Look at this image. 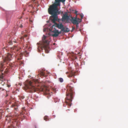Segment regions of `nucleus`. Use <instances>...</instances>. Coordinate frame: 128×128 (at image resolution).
I'll list each match as a JSON object with an SVG mask.
<instances>
[{
  "label": "nucleus",
  "mask_w": 128,
  "mask_h": 128,
  "mask_svg": "<svg viewBox=\"0 0 128 128\" xmlns=\"http://www.w3.org/2000/svg\"><path fill=\"white\" fill-rule=\"evenodd\" d=\"M20 48L18 46H15L12 47L10 48V51L12 52H13L12 53H8L7 56L3 58V62H1L0 63L1 68L0 69V71L2 72V75L0 76V83L2 85H4L5 82H4L5 80L3 76L4 73L5 74H7L8 70L7 68L5 67H4V66L6 64H8V62L11 60L12 56H15V54L16 52H18Z\"/></svg>",
  "instance_id": "obj_1"
},
{
  "label": "nucleus",
  "mask_w": 128,
  "mask_h": 128,
  "mask_svg": "<svg viewBox=\"0 0 128 128\" xmlns=\"http://www.w3.org/2000/svg\"><path fill=\"white\" fill-rule=\"evenodd\" d=\"M66 98L65 99V102L66 104L70 106L74 94L73 87L72 83L68 84L66 86Z\"/></svg>",
  "instance_id": "obj_2"
},
{
  "label": "nucleus",
  "mask_w": 128,
  "mask_h": 128,
  "mask_svg": "<svg viewBox=\"0 0 128 128\" xmlns=\"http://www.w3.org/2000/svg\"><path fill=\"white\" fill-rule=\"evenodd\" d=\"M54 2L52 5H50L48 9L49 14H55L60 13L58 11V6L60 5V2L64 3L66 0H54Z\"/></svg>",
  "instance_id": "obj_3"
},
{
  "label": "nucleus",
  "mask_w": 128,
  "mask_h": 128,
  "mask_svg": "<svg viewBox=\"0 0 128 128\" xmlns=\"http://www.w3.org/2000/svg\"><path fill=\"white\" fill-rule=\"evenodd\" d=\"M38 80L34 81L33 83H32L31 81L29 82V84L26 86L27 89L29 90L30 92H33L36 91H44L45 89L42 87L39 86Z\"/></svg>",
  "instance_id": "obj_4"
},
{
  "label": "nucleus",
  "mask_w": 128,
  "mask_h": 128,
  "mask_svg": "<svg viewBox=\"0 0 128 128\" xmlns=\"http://www.w3.org/2000/svg\"><path fill=\"white\" fill-rule=\"evenodd\" d=\"M46 36L45 35H43L42 39L43 44L42 46L41 47V48L42 50L44 49L45 50L46 53H48L49 52L50 48L49 46V41L46 40Z\"/></svg>",
  "instance_id": "obj_5"
},
{
  "label": "nucleus",
  "mask_w": 128,
  "mask_h": 128,
  "mask_svg": "<svg viewBox=\"0 0 128 128\" xmlns=\"http://www.w3.org/2000/svg\"><path fill=\"white\" fill-rule=\"evenodd\" d=\"M70 20L71 22L74 24H75L80 22L82 21V19L79 18H77L76 16L75 17H71Z\"/></svg>",
  "instance_id": "obj_6"
},
{
  "label": "nucleus",
  "mask_w": 128,
  "mask_h": 128,
  "mask_svg": "<svg viewBox=\"0 0 128 128\" xmlns=\"http://www.w3.org/2000/svg\"><path fill=\"white\" fill-rule=\"evenodd\" d=\"M56 27L59 29H61V31H63L64 30V26L62 24H58L55 23L54 25L50 28V29H52L54 27Z\"/></svg>",
  "instance_id": "obj_7"
},
{
  "label": "nucleus",
  "mask_w": 128,
  "mask_h": 128,
  "mask_svg": "<svg viewBox=\"0 0 128 128\" xmlns=\"http://www.w3.org/2000/svg\"><path fill=\"white\" fill-rule=\"evenodd\" d=\"M52 32L54 33L52 34V36L54 37H57L60 33V32H59L58 30H56L54 28V30L52 31Z\"/></svg>",
  "instance_id": "obj_8"
},
{
  "label": "nucleus",
  "mask_w": 128,
  "mask_h": 128,
  "mask_svg": "<svg viewBox=\"0 0 128 128\" xmlns=\"http://www.w3.org/2000/svg\"><path fill=\"white\" fill-rule=\"evenodd\" d=\"M52 16V17L53 18L52 20V22L55 23V21L57 20L58 19V17L57 16L58 14H51Z\"/></svg>",
  "instance_id": "obj_9"
},
{
  "label": "nucleus",
  "mask_w": 128,
  "mask_h": 128,
  "mask_svg": "<svg viewBox=\"0 0 128 128\" xmlns=\"http://www.w3.org/2000/svg\"><path fill=\"white\" fill-rule=\"evenodd\" d=\"M69 19V17L67 14H64L62 17V21H63L66 20H68Z\"/></svg>",
  "instance_id": "obj_10"
},
{
  "label": "nucleus",
  "mask_w": 128,
  "mask_h": 128,
  "mask_svg": "<svg viewBox=\"0 0 128 128\" xmlns=\"http://www.w3.org/2000/svg\"><path fill=\"white\" fill-rule=\"evenodd\" d=\"M12 116H6L5 120L8 121V122H10L12 120H13Z\"/></svg>",
  "instance_id": "obj_11"
},
{
  "label": "nucleus",
  "mask_w": 128,
  "mask_h": 128,
  "mask_svg": "<svg viewBox=\"0 0 128 128\" xmlns=\"http://www.w3.org/2000/svg\"><path fill=\"white\" fill-rule=\"evenodd\" d=\"M40 74L41 76L46 77L47 76V72L45 71H40Z\"/></svg>",
  "instance_id": "obj_12"
},
{
  "label": "nucleus",
  "mask_w": 128,
  "mask_h": 128,
  "mask_svg": "<svg viewBox=\"0 0 128 128\" xmlns=\"http://www.w3.org/2000/svg\"><path fill=\"white\" fill-rule=\"evenodd\" d=\"M66 74H68L67 75V76L69 78H71L72 76H74V74L73 72H71L70 73H69L67 72H66Z\"/></svg>",
  "instance_id": "obj_13"
},
{
  "label": "nucleus",
  "mask_w": 128,
  "mask_h": 128,
  "mask_svg": "<svg viewBox=\"0 0 128 128\" xmlns=\"http://www.w3.org/2000/svg\"><path fill=\"white\" fill-rule=\"evenodd\" d=\"M45 94L46 96L48 98V97L50 96L52 94V92H50L48 90H47L45 93Z\"/></svg>",
  "instance_id": "obj_14"
},
{
  "label": "nucleus",
  "mask_w": 128,
  "mask_h": 128,
  "mask_svg": "<svg viewBox=\"0 0 128 128\" xmlns=\"http://www.w3.org/2000/svg\"><path fill=\"white\" fill-rule=\"evenodd\" d=\"M27 36V35L25 34L24 36H22L20 38L19 41L21 43L22 42V40H24V37H26Z\"/></svg>",
  "instance_id": "obj_15"
},
{
  "label": "nucleus",
  "mask_w": 128,
  "mask_h": 128,
  "mask_svg": "<svg viewBox=\"0 0 128 128\" xmlns=\"http://www.w3.org/2000/svg\"><path fill=\"white\" fill-rule=\"evenodd\" d=\"M22 112L20 113L21 115H22L24 114H26V110L25 109V107H23L22 108Z\"/></svg>",
  "instance_id": "obj_16"
},
{
  "label": "nucleus",
  "mask_w": 128,
  "mask_h": 128,
  "mask_svg": "<svg viewBox=\"0 0 128 128\" xmlns=\"http://www.w3.org/2000/svg\"><path fill=\"white\" fill-rule=\"evenodd\" d=\"M11 106L12 107H14V109L16 110H17V109L18 108L17 106H16V104H12L11 105Z\"/></svg>",
  "instance_id": "obj_17"
},
{
  "label": "nucleus",
  "mask_w": 128,
  "mask_h": 128,
  "mask_svg": "<svg viewBox=\"0 0 128 128\" xmlns=\"http://www.w3.org/2000/svg\"><path fill=\"white\" fill-rule=\"evenodd\" d=\"M64 30H63L64 32H67L69 31L70 30L69 29L67 28H64Z\"/></svg>",
  "instance_id": "obj_18"
},
{
  "label": "nucleus",
  "mask_w": 128,
  "mask_h": 128,
  "mask_svg": "<svg viewBox=\"0 0 128 128\" xmlns=\"http://www.w3.org/2000/svg\"><path fill=\"white\" fill-rule=\"evenodd\" d=\"M20 22H18L17 24V26L18 27H20V28H22V24H20Z\"/></svg>",
  "instance_id": "obj_19"
},
{
  "label": "nucleus",
  "mask_w": 128,
  "mask_h": 128,
  "mask_svg": "<svg viewBox=\"0 0 128 128\" xmlns=\"http://www.w3.org/2000/svg\"><path fill=\"white\" fill-rule=\"evenodd\" d=\"M44 119L46 121L48 120V116H45L44 118Z\"/></svg>",
  "instance_id": "obj_20"
},
{
  "label": "nucleus",
  "mask_w": 128,
  "mask_h": 128,
  "mask_svg": "<svg viewBox=\"0 0 128 128\" xmlns=\"http://www.w3.org/2000/svg\"><path fill=\"white\" fill-rule=\"evenodd\" d=\"M59 81L60 82H63V79L62 78H59Z\"/></svg>",
  "instance_id": "obj_21"
},
{
  "label": "nucleus",
  "mask_w": 128,
  "mask_h": 128,
  "mask_svg": "<svg viewBox=\"0 0 128 128\" xmlns=\"http://www.w3.org/2000/svg\"><path fill=\"white\" fill-rule=\"evenodd\" d=\"M79 23H78L77 24H76V29H77V28H78V24H79Z\"/></svg>",
  "instance_id": "obj_22"
},
{
  "label": "nucleus",
  "mask_w": 128,
  "mask_h": 128,
  "mask_svg": "<svg viewBox=\"0 0 128 128\" xmlns=\"http://www.w3.org/2000/svg\"><path fill=\"white\" fill-rule=\"evenodd\" d=\"M25 51V52H24L23 53L24 54H28V53L25 50H24Z\"/></svg>",
  "instance_id": "obj_23"
},
{
  "label": "nucleus",
  "mask_w": 128,
  "mask_h": 128,
  "mask_svg": "<svg viewBox=\"0 0 128 128\" xmlns=\"http://www.w3.org/2000/svg\"><path fill=\"white\" fill-rule=\"evenodd\" d=\"M80 16L81 18V19L82 20V19L83 18L84 16L83 15H82L80 14Z\"/></svg>",
  "instance_id": "obj_24"
},
{
  "label": "nucleus",
  "mask_w": 128,
  "mask_h": 128,
  "mask_svg": "<svg viewBox=\"0 0 128 128\" xmlns=\"http://www.w3.org/2000/svg\"><path fill=\"white\" fill-rule=\"evenodd\" d=\"M23 54L22 53H20V54H19V56H20V57H21V56Z\"/></svg>",
  "instance_id": "obj_25"
},
{
  "label": "nucleus",
  "mask_w": 128,
  "mask_h": 128,
  "mask_svg": "<svg viewBox=\"0 0 128 128\" xmlns=\"http://www.w3.org/2000/svg\"><path fill=\"white\" fill-rule=\"evenodd\" d=\"M75 29V28L74 27H73L72 26V31L74 30Z\"/></svg>",
  "instance_id": "obj_26"
},
{
  "label": "nucleus",
  "mask_w": 128,
  "mask_h": 128,
  "mask_svg": "<svg viewBox=\"0 0 128 128\" xmlns=\"http://www.w3.org/2000/svg\"><path fill=\"white\" fill-rule=\"evenodd\" d=\"M71 81L74 83H75V82H74V80L73 79L72 80H71Z\"/></svg>",
  "instance_id": "obj_27"
},
{
  "label": "nucleus",
  "mask_w": 128,
  "mask_h": 128,
  "mask_svg": "<svg viewBox=\"0 0 128 128\" xmlns=\"http://www.w3.org/2000/svg\"><path fill=\"white\" fill-rule=\"evenodd\" d=\"M21 98L22 99H23L24 98V96H22L21 97Z\"/></svg>",
  "instance_id": "obj_28"
},
{
  "label": "nucleus",
  "mask_w": 128,
  "mask_h": 128,
  "mask_svg": "<svg viewBox=\"0 0 128 128\" xmlns=\"http://www.w3.org/2000/svg\"><path fill=\"white\" fill-rule=\"evenodd\" d=\"M29 6H30V7H31L32 8V5H30Z\"/></svg>",
  "instance_id": "obj_29"
},
{
  "label": "nucleus",
  "mask_w": 128,
  "mask_h": 128,
  "mask_svg": "<svg viewBox=\"0 0 128 128\" xmlns=\"http://www.w3.org/2000/svg\"><path fill=\"white\" fill-rule=\"evenodd\" d=\"M78 12V11H77L76 10L75 11V12H74V13L76 14Z\"/></svg>",
  "instance_id": "obj_30"
},
{
  "label": "nucleus",
  "mask_w": 128,
  "mask_h": 128,
  "mask_svg": "<svg viewBox=\"0 0 128 128\" xmlns=\"http://www.w3.org/2000/svg\"><path fill=\"white\" fill-rule=\"evenodd\" d=\"M8 94H6V95L5 96L6 97L8 96Z\"/></svg>",
  "instance_id": "obj_31"
},
{
  "label": "nucleus",
  "mask_w": 128,
  "mask_h": 128,
  "mask_svg": "<svg viewBox=\"0 0 128 128\" xmlns=\"http://www.w3.org/2000/svg\"><path fill=\"white\" fill-rule=\"evenodd\" d=\"M11 42H14L15 43L16 42L15 41H14L13 40H12L11 41Z\"/></svg>",
  "instance_id": "obj_32"
},
{
  "label": "nucleus",
  "mask_w": 128,
  "mask_h": 128,
  "mask_svg": "<svg viewBox=\"0 0 128 128\" xmlns=\"http://www.w3.org/2000/svg\"><path fill=\"white\" fill-rule=\"evenodd\" d=\"M2 117H1V115L0 114V120L1 118Z\"/></svg>",
  "instance_id": "obj_33"
},
{
  "label": "nucleus",
  "mask_w": 128,
  "mask_h": 128,
  "mask_svg": "<svg viewBox=\"0 0 128 128\" xmlns=\"http://www.w3.org/2000/svg\"><path fill=\"white\" fill-rule=\"evenodd\" d=\"M21 59V58H18V60H20V59Z\"/></svg>",
  "instance_id": "obj_34"
},
{
  "label": "nucleus",
  "mask_w": 128,
  "mask_h": 128,
  "mask_svg": "<svg viewBox=\"0 0 128 128\" xmlns=\"http://www.w3.org/2000/svg\"><path fill=\"white\" fill-rule=\"evenodd\" d=\"M42 55L43 56H44V54H42Z\"/></svg>",
  "instance_id": "obj_35"
},
{
  "label": "nucleus",
  "mask_w": 128,
  "mask_h": 128,
  "mask_svg": "<svg viewBox=\"0 0 128 128\" xmlns=\"http://www.w3.org/2000/svg\"><path fill=\"white\" fill-rule=\"evenodd\" d=\"M24 32H22V34H23L24 33Z\"/></svg>",
  "instance_id": "obj_36"
},
{
  "label": "nucleus",
  "mask_w": 128,
  "mask_h": 128,
  "mask_svg": "<svg viewBox=\"0 0 128 128\" xmlns=\"http://www.w3.org/2000/svg\"><path fill=\"white\" fill-rule=\"evenodd\" d=\"M25 47H26V48L27 47V44H26V46H25Z\"/></svg>",
  "instance_id": "obj_37"
},
{
  "label": "nucleus",
  "mask_w": 128,
  "mask_h": 128,
  "mask_svg": "<svg viewBox=\"0 0 128 128\" xmlns=\"http://www.w3.org/2000/svg\"><path fill=\"white\" fill-rule=\"evenodd\" d=\"M10 86L9 85H8V87H9Z\"/></svg>",
  "instance_id": "obj_38"
},
{
  "label": "nucleus",
  "mask_w": 128,
  "mask_h": 128,
  "mask_svg": "<svg viewBox=\"0 0 128 128\" xmlns=\"http://www.w3.org/2000/svg\"><path fill=\"white\" fill-rule=\"evenodd\" d=\"M45 31V30L44 29V30H43V31H44V32Z\"/></svg>",
  "instance_id": "obj_39"
},
{
  "label": "nucleus",
  "mask_w": 128,
  "mask_h": 128,
  "mask_svg": "<svg viewBox=\"0 0 128 128\" xmlns=\"http://www.w3.org/2000/svg\"><path fill=\"white\" fill-rule=\"evenodd\" d=\"M32 0L33 2H34V1H35V0Z\"/></svg>",
  "instance_id": "obj_40"
},
{
  "label": "nucleus",
  "mask_w": 128,
  "mask_h": 128,
  "mask_svg": "<svg viewBox=\"0 0 128 128\" xmlns=\"http://www.w3.org/2000/svg\"><path fill=\"white\" fill-rule=\"evenodd\" d=\"M25 10V9H24V10Z\"/></svg>",
  "instance_id": "obj_41"
}]
</instances>
